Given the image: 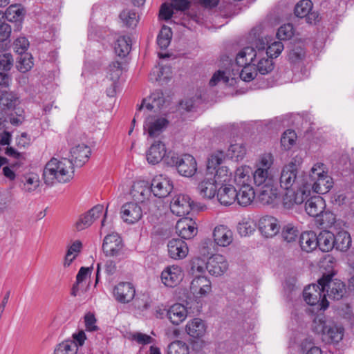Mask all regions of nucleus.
I'll return each instance as SVG.
<instances>
[{"mask_svg":"<svg viewBox=\"0 0 354 354\" xmlns=\"http://www.w3.org/2000/svg\"><path fill=\"white\" fill-rule=\"evenodd\" d=\"M305 200V209L307 214L313 217H319L326 207L324 198L318 195H314Z\"/></svg>","mask_w":354,"mask_h":354,"instance_id":"obj_20","label":"nucleus"},{"mask_svg":"<svg viewBox=\"0 0 354 354\" xmlns=\"http://www.w3.org/2000/svg\"><path fill=\"white\" fill-rule=\"evenodd\" d=\"M131 41L129 37H120L115 43L114 49L118 56L125 57L131 50Z\"/></svg>","mask_w":354,"mask_h":354,"instance_id":"obj_40","label":"nucleus"},{"mask_svg":"<svg viewBox=\"0 0 354 354\" xmlns=\"http://www.w3.org/2000/svg\"><path fill=\"white\" fill-rule=\"evenodd\" d=\"M150 186L153 196L160 198L167 197L174 188L172 182L162 175L155 176L152 179Z\"/></svg>","mask_w":354,"mask_h":354,"instance_id":"obj_12","label":"nucleus"},{"mask_svg":"<svg viewBox=\"0 0 354 354\" xmlns=\"http://www.w3.org/2000/svg\"><path fill=\"white\" fill-rule=\"evenodd\" d=\"M229 80V77L226 75L225 72L218 71V72L215 73L210 79L209 85L211 86H214L218 84V82L221 81L225 84H227Z\"/></svg>","mask_w":354,"mask_h":354,"instance_id":"obj_62","label":"nucleus"},{"mask_svg":"<svg viewBox=\"0 0 354 354\" xmlns=\"http://www.w3.org/2000/svg\"><path fill=\"white\" fill-rule=\"evenodd\" d=\"M73 166L82 167L89 159L91 150L89 147L84 144H79L71 149Z\"/></svg>","mask_w":354,"mask_h":354,"instance_id":"obj_24","label":"nucleus"},{"mask_svg":"<svg viewBox=\"0 0 354 354\" xmlns=\"http://www.w3.org/2000/svg\"><path fill=\"white\" fill-rule=\"evenodd\" d=\"M13 66V58L10 53L0 55V70L8 71Z\"/></svg>","mask_w":354,"mask_h":354,"instance_id":"obj_58","label":"nucleus"},{"mask_svg":"<svg viewBox=\"0 0 354 354\" xmlns=\"http://www.w3.org/2000/svg\"><path fill=\"white\" fill-rule=\"evenodd\" d=\"M171 28L163 26L157 38V43L160 48L162 49L167 48L171 42Z\"/></svg>","mask_w":354,"mask_h":354,"instance_id":"obj_44","label":"nucleus"},{"mask_svg":"<svg viewBox=\"0 0 354 354\" xmlns=\"http://www.w3.org/2000/svg\"><path fill=\"white\" fill-rule=\"evenodd\" d=\"M22 12L23 10L20 9L17 6L12 5L7 8L4 15L8 21L15 22L19 21V25L20 26L22 17Z\"/></svg>","mask_w":354,"mask_h":354,"instance_id":"obj_48","label":"nucleus"},{"mask_svg":"<svg viewBox=\"0 0 354 354\" xmlns=\"http://www.w3.org/2000/svg\"><path fill=\"white\" fill-rule=\"evenodd\" d=\"M299 230L292 224L288 223L282 227L281 236L288 243L293 242L299 235Z\"/></svg>","mask_w":354,"mask_h":354,"instance_id":"obj_46","label":"nucleus"},{"mask_svg":"<svg viewBox=\"0 0 354 354\" xmlns=\"http://www.w3.org/2000/svg\"><path fill=\"white\" fill-rule=\"evenodd\" d=\"M255 194H257L259 201L263 205L273 203L279 195L278 189L274 183L256 187Z\"/></svg>","mask_w":354,"mask_h":354,"instance_id":"obj_18","label":"nucleus"},{"mask_svg":"<svg viewBox=\"0 0 354 354\" xmlns=\"http://www.w3.org/2000/svg\"><path fill=\"white\" fill-rule=\"evenodd\" d=\"M181 268L178 266L166 268L161 273L162 282L167 287H174L182 280Z\"/></svg>","mask_w":354,"mask_h":354,"instance_id":"obj_21","label":"nucleus"},{"mask_svg":"<svg viewBox=\"0 0 354 354\" xmlns=\"http://www.w3.org/2000/svg\"><path fill=\"white\" fill-rule=\"evenodd\" d=\"M73 160L65 158L61 160L52 158L44 169V183L48 185H52L55 181L62 183L68 182L73 178Z\"/></svg>","mask_w":354,"mask_h":354,"instance_id":"obj_2","label":"nucleus"},{"mask_svg":"<svg viewBox=\"0 0 354 354\" xmlns=\"http://www.w3.org/2000/svg\"><path fill=\"white\" fill-rule=\"evenodd\" d=\"M294 34L293 26L291 24H287L281 26L277 32V36L280 40H286L290 39Z\"/></svg>","mask_w":354,"mask_h":354,"instance_id":"obj_54","label":"nucleus"},{"mask_svg":"<svg viewBox=\"0 0 354 354\" xmlns=\"http://www.w3.org/2000/svg\"><path fill=\"white\" fill-rule=\"evenodd\" d=\"M206 262L200 257L194 258L190 263V270L192 274L203 273L205 271Z\"/></svg>","mask_w":354,"mask_h":354,"instance_id":"obj_57","label":"nucleus"},{"mask_svg":"<svg viewBox=\"0 0 354 354\" xmlns=\"http://www.w3.org/2000/svg\"><path fill=\"white\" fill-rule=\"evenodd\" d=\"M237 197V190L232 185H228L218 188L217 192V198L221 204L224 205H230Z\"/></svg>","mask_w":354,"mask_h":354,"instance_id":"obj_28","label":"nucleus"},{"mask_svg":"<svg viewBox=\"0 0 354 354\" xmlns=\"http://www.w3.org/2000/svg\"><path fill=\"white\" fill-rule=\"evenodd\" d=\"M102 250L107 257H113L120 261L124 256V245L118 234H108L104 237Z\"/></svg>","mask_w":354,"mask_h":354,"instance_id":"obj_9","label":"nucleus"},{"mask_svg":"<svg viewBox=\"0 0 354 354\" xmlns=\"http://www.w3.org/2000/svg\"><path fill=\"white\" fill-rule=\"evenodd\" d=\"M119 17L125 26L131 28L136 27L139 20L137 13L131 9L123 10L120 12Z\"/></svg>","mask_w":354,"mask_h":354,"instance_id":"obj_38","label":"nucleus"},{"mask_svg":"<svg viewBox=\"0 0 354 354\" xmlns=\"http://www.w3.org/2000/svg\"><path fill=\"white\" fill-rule=\"evenodd\" d=\"M246 154V148L243 143L231 144L226 153L227 157L235 161L243 159Z\"/></svg>","mask_w":354,"mask_h":354,"instance_id":"obj_39","label":"nucleus"},{"mask_svg":"<svg viewBox=\"0 0 354 354\" xmlns=\"http://www.w3.org/2000/svg\"><path fill=\"white\" fill-rule=\"evenodd\" d=\"M11 32L10 25L0 18V42L7 41L10 37Z\"/></svg>","mask_w":354,"mask_h":354,"instance_id":"obj_59","label":"nucleus"},{"mask_svg":"<svg viewBox=\"0 0 354 354\" xmlns=\"http://www.w3.org/2000/svg\"><path fill=\"white\" fill-rule=\"evenodd\" d=\"M122 73L121 63L119 62H113L109 64L108 74L110 80L113 82V85L117 84Z\"/></svg>","mask_w":354,"mask_h":354,"instance_id":"obj_50","label":"nucleus"},{"mask_svg":"<svg viewBox=\"0 0 354 354\" xmlns=\"http://www.w3.org/2000/svg\"><path fill=\"white\" fill-rule=\"evenodd\" d=\"M187 313V309L183 305L175 304L169 308L167 315L173 324L178 325L185 319Z\"/></svg>","mask_w":354,"mask_h":354,"instance_id":"obj_31","label":"nucleus"},{"mask_svg":"<svg viewBox=\"0 0 354 354\" xmlns=\"http://www.w3.org/2000/svg\"><path fill=\"white\" fill-rule=\"evenodd\" d=\"M334 248L341 252H346L351 245L350 234L346 231H339L334 234Z\"/></svg>","mask_w":354,"mask_h":354,"instance_id":"obj_36","label":"nucleus"},{"mask_svg":"<svg viewBox=\"0 0 354 354\" xmlns=\"http://www.w3.org/2000/svg\"><path fill=\"white\" fill-rule=\"evenodd\" d=\"M280 227L278 220L271 216H263L259 221V230L266 237L274 236L279 232Z\"/></svg>","mask_w":354,"mask_h":354,"instance_id":"obj_19","label":"nucleus"},{"mask_svg":"<svg viewBox=\"0 0 354 354\" xmlns=\"http://www.w3.org/2000/svg\"><path fill=\"white\" fill-rule=\"evenodd\" d=\"M20 104L19 97L13 92L1 91L0 105L3 109L8 110H16Z\"/></svg>","mask_w":354,"mask_h":354,"instance_id":"obj_34","label":"nucleus"},{"mask_svg":"<svg viewBox=\"0 0 354 354\" xmlns=\"http://www.w3.org/2000/svg\"><path fill=\"white\" fill-rule=\"evenodd\" d=\"M165 163L169 166L175 167L179 174L185 177L192 176L197 170L196 161L189 154L178 156L175 153H169L165 157Z\"/></svg>","mask_w":354,"mask_h":354,"instance_id":"obj_7","label":"nucleus"},{"mask_svg":"<svg viewBox=\"0 0 354 354\" xmlns=\"http://www.w3.org/2000/svg\"><path fill=\"white\" fill-rule=\"evenodd\" d=\"M308 175L310 178L309 196L312 192L319 194H326L333 187V179L327 175L326 167L324 163L315 164Z\"/></svg>","mask_w":354,"mask_h":354,"instance_id":"obj_5","label":"nucleus"},{"mask_svg":"<svg viewBox=\"0 0 354 354\" xmlns=\"http://www.w3.org/2000/svg\"><path fill=\"white\" fill-rule=\"evenodd\" d=\"M167 143L165 138L161 140L155 141L150 147L147 152V160L149 163L156 165L162 160L165 162V157L171 151L167 152L166 148Z\"/></svg>","mask_w":354,"mask_h":354,"instance_id":"obj_11","label":"nucleus"},{"mask_svg":"<svg viewBox=\"0 0 354 354\" xmlns=\"http://www.w3.org/2000/svg\"><path fill=\"white\" fill-rule=\"evenodd\" d=\"M190 289L194 294L205 296L211 291V282L206 277L196 275L191 282Z\"/></svg>","mask_w":354,"mask_h":354,"instance_id":"obj_26","label":"nucleus"},{"mask_svg":"<svg viewBox=\"0 0 354 354\" xmlns=\"http://www.w3.org/2000/svg\"><path fill=\"white\" fill-rule=\"evenodd\" d=\"M257 70L261 75H266L270 73L274 68V64L272 59L267 57V58H260L257 64H256Z\"/></svg>","mask_w":354,"mask_h":354,"instance_id":"obj_51","label":"nucleus"},{"mask_svg":"<svg viewBox=\"0 0 354 354\" xmlns=\"http://www.w3.org/2000/svg\"><path fill=\"white\" fill-rule=\"evenodd\" d=\"M320 218V225L324 227H330L335 224L336 221L335 215L330 211H323V213L319 216Z\"/></svg>","mask_w":354,"mask_h":354,"instance_id":"obj_55","label":"nucleus"},{"mask_svg":"<svg viewBox=\"0 0 354 354\" xmlns=\"http://www.w3.org/2000/svg\"><path fill=\"white\" fill-rule=\"evenodd\" d=\"M301 348L305 354H322V350L314 346L313 339L310 338L305 339L301 344Z\"/></svg>","mask_w":354,"mask_h":354,"instance_id":"obj_53","label":"nucleus"},{"mask_svg":"<svg viewBox=\"0 0 354 354\" xmlns=\"http://www.w3.org/2000/svg\"><path fill=\"white\" fill-rule=\"evenodd\" d=\"M76 344L71 339H67L59 344L54 354H77Z\"/></svg>","mask_w":354,"mask_h":354,"instance_id":"obj_43","label":"nucleus"},{"mask_svg":"<svg viewBox=\"0 0 354 354\" xmlns=\"http://www.w3.org/2000/svg\"><path fill=\"white\" fill-rule=\"evenodd\" d=\"M297 134H282L281 145L284 150H290L295 144Z\"/></svg>","mask_w":354,"mask_h":354,"instance_id":"obj_56","label":"nucleus"},{"mask_svg":"<svg viewBox=\"0 0 354 354\" xmlns=\"http://www.w3.org/2000/svg\"><path fill=\"white\" fill-rule=\"evenodd\" d=\"M186 330L190 336L198 338L205 333L206 328L202 319L195 318L187 324Z\"/></svg>","mask_w":354,"mask_h":354,"instance_id":"obj_37","label":"nucleus"},{"mask_svg":"<svg viewBox=\"0 0 354 354\" xmlns=\"http://www.w3.org/2000/svg\"><path fill=\"white\" fill-rule=\"evenodd\" d=\"M335 259L328 256L322 261V267L328 266L331 269L328 272L323 273L322 277L317 280V283L322 287L324 292L330 299L339 300L343 298L346 292L345 283L338 279H335V274L333 270V264Z\"/></svg>","mask_w":354,"mask_h":354,"instance_id":"obj_3","label":"nucleus"},{"mask_svg":"<svg viewBox=\"0 0 354 354\" xmlns=\"http://www.w3.org/2000/svg\"><path fill=\"white\" fill-rule=\"evenodd\" d=\"M251 46H247L243 48L238 54L236 58V64L239 66H243V68L240 73V77L245 82H250L254 80L257 75L254 59L257 57V53Z\"/></svg>","mask_w":354,"mask_h":354,"instance_id":"obj_6","label":"nucleus"},{"mask_svg":"<svg viewBox=\"0 0 354 354\" xmlns=\"http://www.w3.org/2000/svg\"><path fill=\"white\" fill-rule=\"evenodd\" d=\"M224 159V153L221 151H218L212 153L207 159V170L211 174L214 171L217 169L222 164Z\"/></svg>","mask_w":354,"mask_h":354,"instance_id":"obj_42","label":"nucleus"},{"mask_svg":"<svg viewBox=\"0 0 354 354\" xmlns=\"http://www.w3.org/2000/svg\"><path fill=\"white\" fill-rule=\"evenodd\" d=\"M165 102L163 93L161 91H156L153 93L148 98L143 99L141 104L138 106L137 112L135 114L132 122H136V118L140 117V111L145 107L149 111L154 109H160Z\"/></svg>","mask_w":354,"mask_h":354,"instance_id":"obj_15","label":"nucleus"},{"mask_svg":"<svg viewBox=\"0 0 354 354\" xmlns=\"http://www.w3.org/2000/svg\"><path fill=\"white\" fill-rule=\"evenodd\" d=\"M176 233L180 237V239H191L198 232L196 223L191 218H183L180 219L176 225Z\"/></svg>","mask_w":354,"mask_h":354,"instance_id":"obj_16","label":"nucleus"},{"mask_svg":"<svg viewBox=\"0 0 354 354\" xmlns=\"http://www.w3.org/2000/svg\"><path fill=\"white\" fill-rule=\"evenodd\" d=\"M171 211L178 216H183L189 214L192 210L201 209L199 204L193 201L186 194H179L173 198L170 203Z\"/></svg>","mask_w":354,"mask_h":354,"instance_id":"obj_10","label":"nucleus"},{"mask_svg":"<svg viewBox=\"0 0 354 354\" xmlns=\"http://www.w3.org/2000/svg\"><path fill=\"white\" fill-rule=\"evenodd\" d=\"M93 223V222L89 216V214L86 212V214L82 215L79 220L77 221L75 224L76 229L78 231L82 230L89 227Z\"/></svg>","mask_w":354,"mask_h":354,"instance_id":"obj_64","label":"nucleus"},{"mask_svg":"<svg viewBox=\"0 0 354 354\" xmlns=\"http://www.w3.org/2000/svg\"><path fill=\"white\" fill-rule=\"evenodd\" d=\"M305 56V50L301 47H296L291 50L288 54V59L292 63L301 60Z\"/></svg>","mask_w":354,"mask_h":354,"instance_id":"obj_61","label":"nucleus"},{"mask_svg":"<svg viewBox=\"0 0 354 354\" xmlns=\"http://www.w3.org/2000/svg\"><path fill=\"white\" fill-rule=\"evenodd\" d=\"M23 184L22 189L26 192H32L39 186V179L37 174H30L23 176L21 179Z\"/></svg>","mask_w":354,"mask_h":354,"instance_id":"obj_41","label":"nucleus"},{"mask_svg":"<svg viewBox=\"0 0 354 354\" xmlns=\"http://www.w3.org/2000/svg\"><path fill=\"white\" fill-rule=\"evenodd\" d=\"M33 58L30 54H20L17 67L21 73H26L33 66Z\"/></svg>","mask_w":354,"mask_h":354,"instance_id":"obj_45","label":"nucleus"},{"mask_svg":"<svg viewBox=\"0 0 354 354\" xmlns=\"http://www.w3.org/2000/svg\"><path fill=\"white\" fill-rule=\"evenodd\" d=\"M218 185L216 179L212 177H205L199 183L197 189L202 198L211 199L214 197L216 192H218Z\"/></svg>","mask_w":354,"mask_h":354,"instance_id":"obj_25","label":"nucleus"},{"mask_svg":"<svg viewBox=\"0 0 354 354\" xmlns=\"http://www.w3.org/2000/svg\"><path fill=\"white\" fill-rule=\"evenodd\" d=\"M312 330L322 335L327 343H338L344 336V328L331 320H326L324 316H317L313 321Z\"/></svg>","mask_w":354,"mask_h":354,"instance_id":"obj_4","label":"nucleus"},{"mask_svg":"<svg viewBox=\"0 0 354 354\" xmlns=\"http://www.w3.org/2000/svg\"><path fill=\"white\" fill-rule=\"evenodd\" d=\"M228 268V263L225 258L221 254H213L207 259L205 269L213 276L222 275Z\"/></svg>","mask_w":354,"mask_h":354,"instance_id":"obj_14","label":"nucleus"},{"mask_svg":"<svg viewBox=\"0 0 354 354\" xmlns=\"http://www.w3.org/2000/svg\"><path fill=\"white\" fill-rule=\"evenodd\" d=\"M213 237L215 243L223 247L229 245L232 240V232L225 225H218L214 228Z\"/></svg>","mask_w":354,"mask_h":354,"instance_id":"obj_27","label":"nucleus"},{"mask_svg":"<svg viewBox=\"0 0 354 354\" xmlns=\"http://www.w3.org/2000/svg\"><path fill=\"white\" fill-rule=\"evenodd\" d=\"M284 46L281 41H274L266 48V55L270 59L277 57L282 52Z\"/></svg>","mask_w":354,"mask_h":354,"instance_id":"obj_52","label":"nucleus"},{"mask_svg":"<svg viewBox=\"0 0 354 354\" xmlns=\"http://www.w3.org/2000/svg\"><path fill=\"white\" fill-rule=\"evenodd\" d=\"M255 190L250 185L244 183L237 190V197L236 201L237 203L243 206L246 207L249 205L255 197Z\"/></svg>","mask_w":354,"mask_h":354,"instance_id":"obj_30","label":"nucleus"},{"mask_svg":"<svg viewBox=\"0 0 354 354\" xmlns=\"http://www.w3.org/2000/svg\"><path fill=\"white\" fill-rule=\"evenodd\" d=\"M313 3L310 0H301L295 7V15L297 17L304 18L311 11Z\"/></svg>","mask_w":354,"mask_h":354,"instance_id":"obj_47","label":"nucleus"},{"mask_svg":"<svg viewBox=\"0 0 354 354\" xmlns=\"http://www.w3.org/2000/svg\"><path fill=\"white\" fill-rule=\"evenodd\" d=\"M254 183L257 187L275 183L272 171L261 167L256 169L253 174Z\"/></svg>","mask_w":354,"mask_h":354,"instance_id":"obj_33","label":"nucleus"},{"mask_svg":"<svg viewBox=\"0 0 354 354\" xmlns=\"http://www.w3.org/2000/svg\"><path fill=\"white\" fill-rule=\"evenodd\" d=\"M16 52L20 55L26 53L25 52L29 46L28 40L24 37H18L14 43Z\"/></svg>","mask_w":354,"mask_h":354,"instance_id":"obj_60","label":"nucleus"},{"mask_svg":"<svg viewBox=\"0 0 354 354\" xmlns=\"http://www.w3.org/2000/svg\"><path fill=\"white\" fill-rule=\"evenodd\" d=\"M317 247L322 252H329L334 248V234L330 231H322L317 235Z\"/></svg>","mask_w":354,"mask_h":354,"instance_id":"obj_35","label":"nucleus"},{"mask_svg":"<svg viewBox=\"0 0 354 354\" xmlns=\"http://www.w3.org/2000/svg\"><path fill=\"white\" fill-rule=\"evenodd\" d=\"M168 254L174 259H184L188 254L189 249L184 240L172 239L168 242Z\"/></svg>","mask_w":354,"mask_h":354,"instance_id":"obj_23","label":"nucleus"},{"mask_svg":"<svg viewBox=\"0 0 354 354\" xmlns=\"http://www.w3.org/2000/svg\"><path fill=\"white\" fill-rule=\"evenodd\" d=\"M136 290L131 283L128 282L120 283L113 291L115 299L122 304L130 302L135 296Z\"/></svg>","mask_w":354,"mask_h":354,"instance_id":"obj_22","label":"nucleus"},{"mask_svg":"<svg viewBox=\"0 0 354 354\" xmlns=\"http://www.w3.org/2000/svg\"><path fill=\"white\" fill-rule=\"evenodd\" d=\"M120 214L124 222L133 224L142 218V210L138 203L129 202L121 207Z\"/></svg>","mask_w":354,"mask_h":354,"instance_id":"obj_13","label":"nucleus"},{"mask_svg":"<svg viewBox=\"0 0 354 354\" xmlns=\"http://www.w3.org/2000/svg\"><path fill=\"white\" fill-rule=\"evenodd\" d=\"M169 124L170 121L166 115H153L146 119L144 127L147 133H158L166 131Z\"/></svg>","mask_w":354,"mask_h":354,"instance_id":"obj_17","label":"nucleus"},{"mask_svg":"<svg viewBox=\"0 0 354 354\" xmlns=\"http://www.w3.org/2000/svg\"><path fill=\"white\" fill-rule=\"evenodd\" d=\"M303 297L307 304L316 306L317 310H324L328 307L326 295L319 283L306 286L303 291Z\"/></svg>","mask_w":354,"mask_h":354,"instance_id":"obj_8","label":"nucleus"},{"mask_svg":"<svg viewBox=\"0 0 354 354\" xmlns=\"http://www.w3.org/2000/svg\"><path fill=\"white\" fill-rule=\"evenodd\" d=\"M188 346L182 341L171 342L167 348V354H189Z\"/></svg>","mask_w":354,"mask_h":354,"instance_id":"obj_49","label":"nucleus"},{"mask_svg":"<svg viewBox=\"0 0 354 354\" xmlns=\"http://www.w3.org/2000/svg\"><path fill=\"white\" fill-rule=\"evenodd\" d=\"M301 158L297 156L286 165L281 172L279 183L281 188L289 190L283 198V205L290 209L294 204H301L309 196L310 178L307 173L299 169Z\"/></svg>","mask_w":354,"mask_h":354,"instance_id":"obj_1","label":"nucleus"},{"mask_svg":"<svg viewBox=\"0 0 354 354\" xmlns=\"http://www.w3.org/2000/svg\"><path fill=\"white\" fill-rule=\"evenodd\" d=\"M151 194L150 184L144 180L136 183L131 189L133 197L135 200L141 203L148 199Z\"/></svg>","mask_w":354,"mask_h":354,"instance_id":"obj_29","label":"nucleus"},{"mask_svg":"<svg viewBox=\"0 0 354 354\" xmlns=\"http://www.w3.org/2000/svg\"><path fill=\"white\" fill-rule=\"evenodd\" d=\"M218 131H250V129L247 127L245 123L241 124H230L225 127H222L217 129Z\"/></svg>","mask_w":354,"mask_h":354,"instance_id":"obj_63","label":"nucleus"},{"mask_svg":"<svg viewBox=\"0 0 354 354\" xmlns=\"http://www.w3.org/2000/svg\"><path fill=\"white\" fill-rule=\"evenodd\" d=\"M317 236L313 231L304 232L299 237V245L302 250L310 252L317 247Z\"/></svg>","mask_w":354,"mask_h":354,"instance_id":"obj_32","label":"nucleus"}]
</instances>
